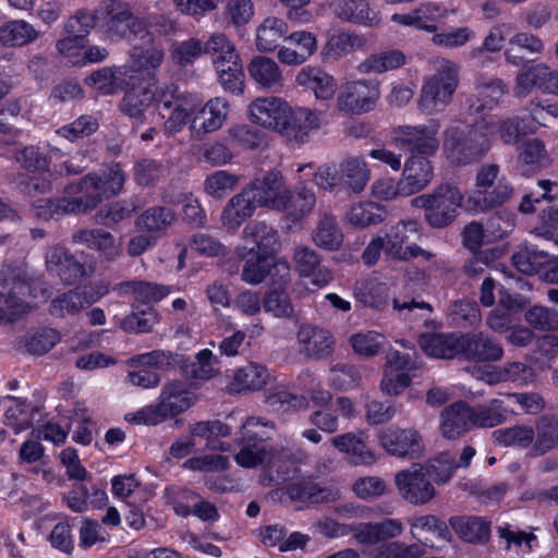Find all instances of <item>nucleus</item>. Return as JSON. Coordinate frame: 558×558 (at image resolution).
Masks as SVG:
<instances>
[{"mask_svg":"<svg viewBox=\"0 0 558 558\" xmlns=\"http://www.w3.org/2000/svg\"><path fill=\"white\" fill-rule=\"evenodd\" d=\"M407 56L398 49L383 50L369 54L357 65L361 74H383L403 66Z\"/></svg>","mask_w":558,"mask_h":558,"instance_id":"nucleus-41","label":"nucleus"},{"mask_svg":"<svg viewBox=\"0 0 558 558\" xmlns=\"http://www.w3.org/2000/svg\"><path fill=\"white\" fill-rule=\"evenodd\" d=\"M385 218L384 208L377 203L366 202L353 205L347 214L348 221L355 227L366 228L380 223Z\"/></svg>","mask_w":558,"mask_h":558,"instance_id":"nucleus-59","label":"nucleus"},{"mask_svg":"<svg viewBox=\"0 0 558 558\" xmlns=\"http://www.w3.org/2000/svg\"><path fill=\"white\" fill-rule=\"evenodd\" d=\"M458 84V65L448 59L438 60L435 73L422 85L417 102L418 110L426 114L442 112L451 102Z\"/></svg>","mask_w":558,"mask_h":558,"instance_id":"nucleus-4","label":"nucleus"},{"mask_svg":"<svg viewBox=\"0 0 558 558\" xmlns=\"http://www.w3.org/2000/svg\"><path fill=\"white\" fill-rule=\"evenodd\" d=\"M380 446L391 456L417 459L424 451L422 436L414 428H387L378 434Z\"/></svg>","mask_w":558,"mask_h":558,"instance_id":"nucleus-12","label":"nucleus"},{"mask_svg":"<svg viewBox=\"0 0 558 558\" xmlns=\"http://www.w3.org/2000/svg\"><path fill=\"white\" fill-rule=\"evenodd\" d=\"M98 128L99 123L96 118L93 116L84 114L78 117L70 124L59 128L56 133L70 142H75L77 140L90 136L98 130Z\"/></svg>","mask_w":558,"mask_h":558,"instance_id":"nucleus-63","label":"nucleus"},{"mask_svg":"<svg viewBox=\"0 0 558 558\" xmlns=\"http://www.w3.org/2000/svg\"><path fill=\"white\" fill-rule=\"evenodd\" d=\"M472 428V407L465 401H457L441 411L440 430L445 438L457 439Z\"/></svg>","mask_w":558,"mask_h":558,"instance_id":"nucleus-24","label":"nucleus"},{"mask_svg":"<svg viewBox=\"0 0 558 558\" xmlns=\"http://www.w3.org/2000/svg\"><path fill=\"white\" fill-rule=\"evenodd\" d=\"M300 353L308 360H325L332 355L335 337L323 327L303 324L296 331Z\"/></svg>","mask_w":558,"mask_h":558,"instance_id":"nucleus-13","label":"nucleus"},{"mask_svg":"<svg viewBox=\"0 0 558 558\" xmlns=\"http://www.w3.org/2000/svg\"><path fill=\"white\" fill-rule=\"evenodd\" d=\"M210 54L213 63L216 61L220 63H233V59H238L239 54L235 51L234 45L222 33H213L209 38L203 43V54Z\"/></svg>","mask_w":558,"mask_h":558,"instance_id":"nucleus-61","label":"nucleus"},{"mask_svg":"<svg viewBox=\"0 0 558 558\" xmlns=\"http://www.w3.org/2000/svg\"><path fill=\"white\" fill-rule=\"evenodd\" d=\"M28 291L27 282L15 275L0 278V324L13 322L27 312L28 305L24 296Z\"/></svg>","mask_w":558,"mask_h":558,"instance_id":"nucleus-11","label":"nucleus"},{"mask_svg":"<svg viewBox=\"0 0 558 558\" xmlns=\"http://www.w3.org/2000/svg\"><path fill=\"white\" fill-rule=\"evenodd\" d=\"M244 253L245 264L242 269V279L250 284H258L270 274V256L252 252Z\"/></svg>","mask_w":558,"mask_h":558,"instance_id":"nucleus-62","label":"nucleus"},{"mask_svg":"<svg viewBox=\"0 0 558 558\" xmlns=\"http://www.w3.org/2000/svg\"><path fill=\"white\" fill-rule=\"evenodd\" d=\"M392 308L401 319L418 323L422 322L426 328H434L436 323L430 318L433 306L424 301H417L410 294H398L392 299Z\"/></svg>","mask_w":558,"mask_h":558,"instance_id":"nucleus-32","label":"nucleus"},{"mask_svg":"<svg viewBox=\"0 0 558 558\" xmlns=\"http://www.w3.org/2000/svg\"><path fill=\"white\" fill-rule=\"evenodd\" d=\"M450 524L465 542L485 543L489 537V523L478 517L452 518Z\"/></svg>","mask_w":558,"mask_h":558,"instance_id":"nucleus-51","label":"nucleus"},{"mask_svg":"<svg viewBox=\"0 0 558 558\" xmlns=\"http://www.w3.org/2000/svg\"><path fill=\"white\" fill-rule=\"evenodd\" d=\"M298 85L311 89L317 99H331L336 93L335 78L319 68L306 66L299 71L295 76Z\"/></svg>","mask_w":558,"mask_h":558,"instance_id":"nucleus-33","label":"nucleus"},{"mask_svg":"<svg viewBox=\"0 0 558 558\" xmlns=\"http://www.w3.org/2000/svg\"><path fill=\"white\" fill-rule=\"evenodd\" d=\"M462 333L424 332L418 337L420 348L429 356L453 359L460 355Z\"/></svg>","mask_w":558,"mask_h":558,"instance_id":"nucleus-29","label":"nucleus"},{"mask_svg":"<svg viewBox=\"0 0 558 558\" xmlns=\"http://www.w3.org/2000/svg\"><path fill=\"white\" fill-rule=\"evenodd\" d=\"M330 9L339 20L347 23L376 27L381 21L379 11L366 0H332Z\"/></svg>","mask_w":558,"mask_h":558,"instance_id":"nucleus-21","label":"nucleus"},{"mask_svg":"<svg viewBox=\"0 0 558 558\" xmlns=\"http://www.w3.org/2000/svg\"><path fill=\"white\" fill-rule=\"evenodd\" d=\"M288 104L278 97L257 98L250 105V117L254 123L275 131L283 125Z\"/></svg>","mask_w":558,"mask_h":558,"instance_id":"nucleus-26","label":"nucleus"},{"mask_svg":"<svg viewBox=\"0 0 558 558\" xmlns=\"http://www.w3.org/2000/svg\"><path fill=\"white\" fill-rule=\"evenodd\" d=\"M477 94L468 98L469 112L480 113L496 106L508 93V86L500 78H478Z\"/></svg>","mask_w":558,"mask_h":558,"instance_id":"nucleus-31","label":"nucleus"},{"mask_svg":"<svg viewBox=\"0 0 558 558\" xmlns=\"http://www.w3.org/2000/svg\"><path fill=\"white\" fill-rule=\"evenodd\" d=\"M170 58L180 69L193 65L203 54V43L196 37L173 41L170 47Z\"/></svg>","mask_w":558,"mask_h":558,"instance_id":"nucleus-57","label":"nucleus"},{"mask_svg":"<svg viewBox=\"0 0 558 558\" xmlns=\"http://www.w3.org/2000/svg\"><path fill=\"white\" fill-rule=\"evenodd\" d=\"M166 60V48L156 35L132 46L129 51V64L123 65L129 81L135 88L143 84L154 85L157 72Z\"/></svg>","mask_w":558,"mask_h":558,"instance_id":"nucleus-5","label":"nucleus"},{"mask_svg":"<svg viewBox=\"0 0 558 558\" xmlns=\"http://www.w3.org/2000/svg\"><path fill=\"white\" fill-rule=\"evenodd\" d=\"M125 173L120 163H111L101 172H90L77 182L66 184L60 198H41L32 204L34 216L43 220L58 219L64 215L86 214L104 199L118 195L124 185Z\"/></svg>","mask_w":558,"mask_h":558,"instance_id":"nucleus-1","label":"nucleus"},{"mask_svg":"<svg viewBox=\"0 0 558 558\" xmlns=\"http://www.w3.org/2000/svg\"><path fill=\"white\" fill-rule=\"evenodd\" d=\"M120 294H130L133 299L143 304H150L160 301L169 294L168 286L148 281H124L116 288Z\"/></svg>","mask_w":558,"mask_h":558,"instance_id":"nucleus-47","label":"nucleus"},{"mask_svg":"<svg viewBox=\"0 0 558 558\" xmlns=\"http://www.w3.org/2000/svg\"><path fill=\"white\" fill-rule=\"evenodd\" d=\"M486 119L473 124L456 123L444 131L442 154L453 166H468L480 162L492 147L493 130H488Z\"/></svg>","mask_w":558,"mask_h":558,"instance_id":"nucleus-2","label":"nucleus"},{"mask_svg":"<svg viewBox=\"0 0 558 558\" xmlns=\"http://www.w3.org/2000/svg\"><path fill=\"white\" fill-rule=\"evenodd\" d=\"M247 71L250 76L262 87L278 89L282 86V74L277 62L268 57H254Z\"/></svg>","mask_w":558,"mask_h":558,"instance_id":"nucleus-42","label":"nucleus"},{"mask_svg":"<svg viewBox=\"0 0 558 558\" xmlns=\"http://www.w3.org/2000/svg\"><path fill=\"white\" fill-rule=\"evenodd\" d=\"M217 357L209 349H203L194 359H187L181 355L179 367L181 374L187 379L208 380L217 373Z\"/></svg>","mask_w":558,"mask_h":558,"instance_id":"nucleus-40","label":"nucleus"},{"mask_svg":"<svg viewBox=\"0 0 558 558\" xmlns=\"http://www.w3.org/2000/svg\"><path fill=\"white\" fill-rule=\"evenodd\" d=\"M460 356L472 362H497L504 356L501 344L483 331L462 333Z\"/></svg>","mask_w":558,"mask_h":558,"instance_id":"nucleus-15","label":"nucleus"},{"mask_svg":"<svg viewBox=\"0 0 558 558\" xmlns=\"http://www.w3.org/2000/svg\"><path fill=\"white\" fill-rule=\"evenodd\" d=\"M399 496L413 506L428 504L436 496V488L427 476L424 464L413 463L395 474Z\"/></svg>","mask_w":558,"mask_h":558,"instance_id":"nucleus-8","label":"nucleus"},{"mask_svg":"<svg viewBox=\"0 0 558 558\" xmlns=\"http://www.w3.org/2000/svg\"><path fill=\"white\" fill-rule=\"evenodd\" d=\"M229 104L223 97H216L201 106L193 117L190 130L197 136L211 133L220 129L226 121Z\"/></svg>","mask_w":558,"mask_h":558,"instance_id":"nucleus-22","label":"nucleus"},{"mask_svg":"<svg viewBox=\"0 0 558 558\" xmlns=\"http://www.w3.org/2000/svg\"><path fill=\"white\" fill-rule=\"evenodd\" d=\"M295 270L301 277H311L312 283L320 288L331 281L329 269L322 266L319 255L308 246H296L292 257Z\"/></svg>","mask_w":558,"mask_h":558,"instance_id":"nucleus-27","label":"nucleus"},{"mask_svg":"<svg viewBox=\"0 0 558 558\" xmlns=\"http://www.w3.org/2000/svg\"><path fill=\"white\" fill-rule=\"evenodd\" d=\"M555 258L553 253L535 244H526L512 255L513 266L522 274L533 275Z\"/></svg>","mask_w":558,"mask_h":558,"instance_id":"nucleus-46","label":"nucleus"},{"mask_svg":"<svg viewBox=\"0 0 558 558\" xmlns=\"http://www.w3.org/2000/svg\"><path fill=\"white\" fill-rule=\"evenodd\" d=\"M151 85L143 84L135 89H125L119 108L121 112L134 121L135 124H144L148 116L154 111V92Z\"/></svg>","mask_w":558,"mask_h":558,"instance_id":"nucleus-25","label":"nucleus"},{"mask_svg":"<svg viewBox=\"0 0 558 558\" xmlns=\"http://www.w3.org/2000/svg\"><path fill=\"white\" fill-rule=\"evenodd\" d=\"M47 271L64 284H74L85 275V267L65 247L54 245L46 253Z\"/></svg>","mask_w":558,"mask_h":558,"instance_id":"nucleus-18","label":"nucleus"},{"mask_svg":"<svg viewBox=\"0 0 558 558\" xmlns=\"http://www.w3.org/2000/svg\"><path fill=\"white\" fill-rule=\"evenodd\" d=\"M434 172L430 161L426 157L412 155L405 162L400 179L401 196H409L426 187Z\"/></svg>","mask_w":558,"mask_h":558,"instance_id":"nucleus-23","label":"nucleus"},{"mask_svg":"<svg viewBox=\"0 0 558 558\" xmlns=\"http://www.w3.org/2000/svg\"><path fill=\"white\" fill-rule=\"evenodd\" d=\"M215 69L218 74L219 83L226 92L232 94L243 93L244 72L240 57H238V59H233V63H220L219 61H216Z\"/></svg>","mask_w":558,"mask_h":558,"instance_id":"nucleus-55","label":"nucleus"},{"mask_svg":"<svg viewBox=\"0 0 558 558\" xmlns=\"http://www.w3.org/2000/svg\"><path fill=\"white\" fill-rule=\"evenodd\" d=\"M243 239L245 245L238 248L241 258L245 257L244 252L272 256L279 246L277 231L264 221L247 223L243 229Z\"/></svg>","mask_w":558,"mask_h":558,"instance_id":"nucleus-16","label":"nucleus"},{"mask_svg":"<svg viewBox=\"0 0 558 558\" xmlns=\"http://www.w3.org/2000/svg\"><path fill=\"white\" fill-rule=\"evenodd\" d=\"M535 437L530 450L531 457H541L558 448V417L551 414L539 416L535 421Z\"/></svg>","mask_w":558,"mask_h":558,"instance_id":"nucleus-34","label":"nucleus"},{"mask_svg":"<svg viewBox=\"0 0 558 558\" xmlns=\"http://www.w3.org/2000/svg\"><path fill=\"white\" fill-rule=\"evenodd\" d=\"M544 41L538 36L520 32L509 39L504 56L507 63L520 68L534 62L544 51Z\"/></svg>","mask_w":558,"mask_h":558,"instance_id":"nucleus-19","label":"nucleus"},{"mask_svg":"<svg viewBox=\"0 0 558 558\" xmlns=\"http://www.w3.org/2000/svg\"><path fill=\"white\" fill-rule=\"evenodd\" d=\"M493 437L498 445L513 446L525 449L533 446L534 428L527 425H515L508 428L496 429Z\"/></svg>","mask_w":558,"mask_h":558,"instance_id":"nucleus-60","label":"nucleus"},{"mask_svg":"<svg viewBox=\"0 0 558 558\" xmlns=\"http://www.w3.org/2000/svg\"><path fill=\"white\" fill-rule=\"evenodd\" d=\"M367 40L363 35L340 32L329 36L322 48V57L327 62H333L355 50L363 48Z\"/></svg>","mask_w":558,"mask_h":558,"instance_id":"nucleus-36","label":"nucleus"},{"mask_svg":"<svg viewBox=\"0 0 558 558\" xmlns=\"http://www.w3.org/2000/svg\"><path fill=\"white\" fill-rule=\"evenodd\" d=\"M440 129L438 120H429L426 124L400 125L395 129V142L408 147L412 155L433 156L439 148L437 134Z\"/></svg>","mask_w":558,"mask_h":558,"instance_id":"nucleus-10","label":"nucleus"},{"mask_svg":"<svg viewBox=\"0 0 558 558\" xmlns=\"http://www.w3.org/2000/svg\"><path fill=\"white\" fill-rule=\"evenodd\" d=\"M105 31L114 40L143 41L155 34L150 26H159L165 32L173 31L174 24L165 15H135L129 3L119 0H105Z\"/></svg>","mask_w":558,"mask_h":558,"instance_id":"nucleus-3","label":"nucleus"},{"mask_svg":"<svg viewBox=\"0 0 558 558\" xmlns=\"http://www.w3.org/2000/svg\"><path fill=\"white\" fill-rule=\"evenodd\" d=\"M332 445L341 452L352 456L354 463L372 464L375 461L374 453L367 448L361 436L345 433L331 438Z\"/></svg>","mask_w":558,"mask_h":558,"instance_id":"nucleus-53","label":"nucleus"},{"mask_svg":"<svg viewBox=\"0 0 558 558\" xmlns=\"http://www.w3.org/2000/svg\"><path fill=\"white\" fill-rule=\"evenodd\" d=\"M289 27L284 20L267 16L256 28V48L262 52H272L279 47V41L289 36Z\"/></svg>","mask_w":558,"mask_h":558,"instance_id":"nucleus-37","label":"nucleus"},{"mask_svg":"<svg viewBox=\"0 0 558 558\" xmlns=\"http://www.w3.org/2000/svg\"><path fill=\"white\" fill-rule=\"evenodd\" d=\"M96 300L87 291L75 288L56 296L49 305V313L59 318L75 315Z\"/></svg>","mask_w":558,"mask_h":558,"instance_id":"nucleus-39","label":"nucleus"},{"mask_svg":"<svg viewBox=\"0 0 558 558\" xmlns=\"http://www.w3.org/2000/svg\"><path fill=\"white\" fill-rule=\"evenodd\" d=\"M177 219L175 213L165 206H153L144 210L135 221V226L141 231L150 234L165 233Z\"/></svg>","mask_w":558,"mask_h":558,"instance_id":"nucleus-45","label":"nucleus"},{"mask_svg":"<svg viewBox=\"0 0 558 558\" xmlns=\"http://www.w3.org/2000/svg\"><path fill=\"white\" fill-rule=\"evenodd\" d=\"M312 240L318 247L326 251H336L341 246L343 233L331 214L319 215L317 226L312 232Z\"/></svg>","mask_w":558,"mask_h":558,"instance_id":"nucleus-44","label":"nucleus"},{"mask_svg":"<svg viewBox=\"0 0 558 558\" xmlns=\"http://www.w3.org/2000/svg\"><path fill=\"white\" fill-rule=\"evenodd\" d=\"M192 436L204 438L206 440V447L209 449H221L225 450L223 444L219 442L220 437H227L231 434V428L227 424L219 420L202 421L190 427Z\"/></svg>","mask_w":558,"mask_h":558,"instance_id":"nucleus-58","label":"nucleus"},{"mask_svg":"<svg viewBox=\"0 0 558 558\" xmlns=\"http://www.w3.org/2000/svg\"><path fill=\"white\" fill-rule=\"evenodd\" d=\"M126 70L121 66H105L94 71L85 78V83L104 95H113L124 89H135L132 81H129Z\"/></svg>","mask_w":558,"mask_h":558,"instance_id":"nucleus-30","label":"nucleus"},{"mask_svg":"<svg viewBox=\"0 0 558 558\" xmlns=\"http://www.w3.org/2000/svg\"><path fill=\"white\" fill-rule=\"evenodd\" d=\"M257 205L252 190L244 187L226 204L221 213L222 226L229 231H235L244 220L253 216Z\"/></svg>","mask_w":558,"mask_h":558,"instance_id":"nucleus-28","label":"nucleus"},{"mask_svg":"<svg viewBox=\"0 0 558 558\" xmlns=\"http://www.w3.org/2000/svg\"><path fill=\"white\" fill-rule=\"evenodd\" d=\"M343 189L353 193H361L371 179V171L366 161L357 156H350L340 163Z\"/></svg>","mask_w":558,"mask_h":558,"instance_id":"nucleus-43","label":"nucleus"},{"mask_svg":"<svg viewBox=\"0 0 558 558\" xmlns=\"http://www.w3.org/2000/svg\"><path fill=\"white\" fill-rule=\"evenodd\" d=\"M526 323L541 331H554L558 329V311L555 308L534 305L525 312Z\"/></svg>","mask_w":558,"mask_h":558,"instance_id":"nucleus-64","label":"nucleus"},{"mask_svg":"<svg viewBox=\"0 0 558 558\" xmlns=\"http://www.w3.org/2000/svg\"><path fill=\"white\" fill-rule=\"evenodd\" d=\"M462 194L450 184H441L430 194H423L412 199V205L424 209L425 220L433 228L449 226L461 206Z\"/></svg>","mask_w":558,"mask_h":558,"instance_id":"nucleus-7","label":"nucleus"},{"mask_svg":"<svg viewBox=\"0 0 558 558\" xmlns=\"http://www.w3.org/2000/svg\"><path fill=\"white\" fill-rule=\"evenodd\" d=\"M284 116L279 133L296 142H304L311 131L320 126L319 114L310 108H290L288 105Z\"/></svg>","mask_w":558,"mask_h":558,"instance_id":"nucleus-20","label":"nucleus"},{"mask_svg":"<svg viewBox=\"0 0 558 558\" xmlns=\"http://www.w3.org/2000/svg\"><path fill=\"white\" fill-rule=\"evenodd\" d=\"M192 404L191 392L185 385L180 380H172L162 387L156 405H148L128 414L126 420L135 424L157 425L186 411Z\"/></svg>","mask_w":558,"mask_h":558,"instance_id":"nucleus-6","label":"nucleus"},{"mask_svg":"<svg viewBox=\"0 0 558 558\" xmlns=\"http://www.w3.org/2000/svg\"><path fill=\"white\" fill-rule=\"evenodd\" d=\"M506 420L507 409L502 400L492 399L485 404L472 408L473 428H493L505 423Z\"/></svg>","mask_w":558,"mask_h":558,"instance_id":"nucleus-52","label":"nucleus"},{"mask_svg":"<svg viewBox=\"0 0 558 558\" xmlns=\"http://www.w3.org/2000/svg\"><path fill=\"white\" fill-rule=\"evenodd\" d=\"M284 198V207H280L279 210L284 211L293 221L308 215L316 203L315 193L306 186L298 187L294 193L287 190Z\"/></svg>","mask_w":558,"mask_h":558,"instance_id":"nucleus-50","label":"nucleus"},{"mask_svg":"<svg viewBox=\"0 0 558 558\" xmlns=\"http://www.w3.org/2000/svg\"><path fill=\"white\" fill-rule=\"evenodd\" d=\"M380 97L379 86L369 80L347 82L337 95V109L349 114H362L373 110Z\"/></svg>","mask_w":558,"mask_h":558,"instance_id":"nucleus-9","label":"nucleus"},{"mask_svg":"<svg viewBox=\"0 0 558 558\" xmlns=\"http://www.w3.org/2000/svg\"><path fill=\"white\" fill-rule=\"evenodd\" d=\"M269 379L267 368L257 363H248L239 368L233 377L232 386L238 392L262 389Z\"/></svg>","mask_w":558,"mask_h":558,"instance_id":"nucleus-49","label":"nucleus"},{"mask_svg":"<svg viewBox=\"0 0 558 558\" xmlns=\"http://www.w3.org/2000/svg\"><path fill=\"white\" fill-rule=\"evenodd\" d=\"M247 189L252 190L258 206H267L277 210L284 207V195L288 189L284 186L280 171L270 170L266 172L262 178L252 181Z\"/></svg>","mask_w":558,"mask_h":558,"instance_id":"nucleus-17","label":"nucleus"},{"mask_svg":"<svg viewBox=\"0 0 558 558\" xmlns=\"http://www.w3.org/2000/svg\"><path fill=\"white\" fill-rule=\"evenodd\" d=\"M484 119L488 122L493 120V123L488 125V130H493V134L498 131L501 140L506 144L515 143L521 136L536 131L535 125L527 124L523 119L518 117L507 118L505 120H496L493 117H485Z\"/></svg>","mask_w":558,"mask_h":558,"instance_id":"nucleus-54","label":"nucleus"},{"mask_svg":"<svg viewBox=\"0 0 558 558\" xmlns=\"http://www.w3.org/2000/svg\"><path fill=\"white\" fill-rule=\"evenodd\" d=\"M351 531L359 543L372 545L401 534L402 523L396 519H386L377 523H359Z\"/></svg>","mask_w":558,"mask_h":558,"instance_id":"nucleus-35","label":"nucleus"},{"mask_svg":"<svg viewBox=\"0 0 558 558\" xmlns=\"http://www.w3.org/2000/svg\"><path fill=\"white\" fill-rule=\"evenodd\" d=\"M416 222L401 221L391 228L390 232L384 238L386 254L395 259L408 260L413 257L422 256L424 259H432L435 254L421 248L416 244L409 243V233H416Z\"/></svg>","mask_w":558,"mask_h":558,"instance_id":"nucleus-14","label":"nucleus"},{"mask_svg":"<svg viewBox=\"0 0 558 558\" xmlns=\"http://www.w3.org/2000/svg\"><path fill=\"white\" fill-rule=\"evenodd\" d=\"M291 500L311 504H327L339 498V492L323 487L312 480H302L292 483L287 488Z\"/></svg>","mask_w":558,"mask_h":558,"instance_id":"nucleus-38","label":"nucleus"},{"mask_svg":"<svg viewBox=\"0 0 558 558\" xmlns=\"http://www.w3.org/2000/svg\"><path fill=\"white\" fill-rule=\"evenodd\" d=\"M39 32L24 20H13L0 26V44L9 47H22L35 41Z\"/></svg>","mask_w":558,"mask_h":558,"instance_id":"nucleus-48","label":"nucleus"},{"mask_svg":"<svg viewBox=\"0 0 558 558\" xmlns=\"http://www.w3.org/2000/svg\"><path fill=\"white\" fill-rule=\"evenodd\" d=\"M255 13L252 0H227L222 17L228 27L241 29L247 25Z\"/></svg>","mask_w":558,"mask_h":558,"instance_id":"nucleus-56","label":"nucleus"}]
</instances>
